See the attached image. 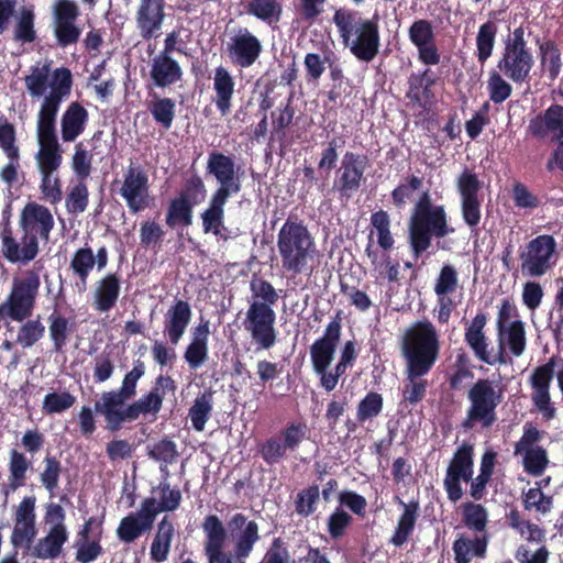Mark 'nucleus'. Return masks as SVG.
I'll list each match as a JSON object with an SVG mask.
<instances>
[{
    "label": "nucleus",
    "mask_w": 563,
    "mask_h": 563,
    "mask_svg": "<svg viewBox=\"0 0 563 563\" xmlns=\"http://www.w3.org/2000/svg\"><path fill=\"white\" fill-rule=\"evenodd\" d=\"M440 336L429 320H419L407 328L400 342L405 360V379L401 388V402L416 406L426 397L428 375L440 356Z\"/></svg>",
    "instance_id": "nucleus-1"
},
{
    "label": "nucleus",
    "mask_w": 563,
    "mask_h": 563,
    "mask_svg": "<svg viewBox=\"0 0 563 563\" xmlns=\"http://www.w3.org/2000/svg\"><path fill=\"white\" fill-rule=\"evenodd\" d=\"M19 227L22 235L19 240L12 227L7 222L1 229V255L12 264L25 265L38 255V238L48 241L54 228V218L49 209L37 202H27L21 210Z\"/></svg>",
    "instance_id": "nucleus-2"
},
{
    "label": "nucleus",
    "mask_w": 563,
    "mask_h": 563,
    "mask_svg": "<svg viewBox=\"0 0 563 563\" xmlns=\"http://www.w3.org/2000/svg\"><path fill=\"white\" fill-rule=\"evenodd\" d=\"M251 297L243 320V328L250 334L257 351H268L277 343L276 312L274 306L278 294L266 279L253 278L250 283Z\"/></svg>",
    "instance_id": "nucleus-3"
},
{
    "label": "nucleus",
    "mask_w": 563,
    "mask_h": 563,
    "mask_svg": "<svg viewBox=\"0 0 563 563\" xmlns=\"http://www.w3.org/2000/svg\"><path fill=\"white\" fill-rule=\"evenodd\" d=\"M282 268L292 276L306 272L317 253L314 238L302 220L289 216L277 233Z\"/></svg>",
    "instance_id": "nucleus-4"
},
{
    "label": "nucleus",
    "mask_w": 563,
    "mask_h": 563,
    "mask_svg": "<svg viewBox=\"0 0 563 563\" xmlns=\"http://www.w3.org/2000/svg\"><path fill=\"white\" fill-rule=\"evenodd\" d=\"M333 23L344 45L362 62L369 63L380 47L379 25L377 19H363L358 12L339 9L333 14Z\"/></svg>",
    "instance_id": "nucleus-5"
},
{
    "label": "nucleus",
    "mask_w": 563,
    "mask_h": 563,
    "mask_svg": "<svg viewBox=\"0 0 563 563\" xmlns=\"http://www.w3.org/2000/svg\"><path fill=\"white\" fill-rule=\"evenodd\" d=\"M340 311L328 323L323 334L318 338L310 346V360L313 372L320 379L321 387L330 393L336 387L340 377L346 374V369L352 365L341 361L335 364L333 369H329L334 360L336 347L340 343L342 333V323Z\"/></svg>",
    "instance_id": "nucleus-6"
},
{
    "label": "nucleus",
    "mask_w": 563,
    "mask_h": 563,
    "mask_svg": "<svg viewBox=\"0 0 563 563\" xmlns=\"http://www.w3.org/2000/svg\"><path fill=\"white\" fill-rule=\"evenodd\" d=\"M464 527L475 533L473 539L460 536L453 542L454 563H470L472 556L484 558L489 541L487 530L488 512L479 504L465 503L461 506Z\"/></svg>",
    "instance_id": "nucleus-7"
},
{
    "label": "nucleus",
    "mask_w": 563,
    "mask_h": 563,
    "mask_svg": "<svg viewBox=\"0 0 563 563\" xmlns=\"http://www.w3.org/2000/svg\"><path fill=\"white\" fill-rule=\"evenodd\" d=\"M504 398L503 389L494 380L478 378L467 391L470 406L461 426L464 430H471L479 424L482 428H490L497 420V407Z\"/></svg>",
    "instance_id": "nucleus-8"
},
{
    "label": "nucleus",
    "mask_w": 563,
    "mask_h": 563,
    "mask_svg": "<svg viewBox=\"0 0 563 563\" xmlns=\"http://www.w3.org/2000/svg\"><path fill=\"white\" fill-rule=\"evenodd\" d=\"M450 225L445 208L431 212L410 216L408 222V243L415 258L429 250L433 239H443L454 233Z\"/></svg>",
    "instance_id": "nucleus-9"
},
{
    "label": "nucleus",
    "mask_w": 563,
    "mask_h": 563,
    "mask_svg": "<svg viewBox=\"0 0 563 563\" xmlns=\"http://www.w3.org/2000/svg\"><path fill=\"white\" fill-rule=\"evenodd\" d=\"M41 286L40 274L35 269H27L22 278H14L11 291L0 305V319L24 321L34 311L36 297Z\"/></svg>",
    "instance_id": "nucleus-10"
},
{
    "label": "nucleus",
    "mask_w": 563,
    "mask_h": 563,
    "mask_svg": "<svg viewBox=\"0 0 563 563\" xmlns=\"http://www.w3.org/2000/svg\"><path fill=\"white\" fill-rule=\"evenodd\" d=\"M558 244L550 234H541L521 245L518 251L523 276L539 278L549 273L558 262Z\"/></svg>",
    "instance_id": "nucleus-11"
},
{
    "label": "nucleus",
    "mask_w": 563,
    "mask_h": 563,
    "mask_svg": "<svg viewBox=\"0 0 563 563\" xmlns=\"http://www.w3.org/2000/svg\"><path fill=\"white\" fill-rule=\"evenodd\" d=\"M367 156L354 152H345L341 165L335 172L332 190L338 195L339 200L349 201L360 191L365 183V170Z\"/></svg>",
    "instance_id": "nucleus-12"
},
{
    "label": "nucleus",
    "mask_w": 563,
    "mask_h": 563,
    "mask_svg": "<svg viewBox=\"0 0 563 563\" xmlns=\"http://www.w3.org/2000/svg\"><path fill=\"white\" fill-rule=\"evenodd\" d=\"M308 428L305 422H290L278 434L267 438L258 445V454L268 465L279 463L287 451H296L306 438Z\"/></svg>",
    "instance_id": "nucleus-13"
},
{
    "label": "nucleus",
    "mask_w": 563,
    "mask_h": 563,
    "mask_svg": "<svg viewBox=\"0 0 563 563\" xmlns=\"http://www.w3.org/2000/svg\"><path fill=\"white\" fill-rule=\"evenodd\" d=\"M438 76L430 68L412 71L407 79L405 98L411 109H418L419 113H428L437 101L433 87Z\"/></svg>",
    "instance_id": "nucleus-14"
},
{
    "label": "nucleus",
    "mask_w": 563,
    "mask_h": 563,
    "mask_svg": "<svg viewBox=\"0 0 563 563\" xmlns=\"http://www.w3.org/2000/svg\"><path fill=\"white\" fill-rule=\"evenodd\" d=\"M225 52L231 63L241 69L252 67L263 53L261 40L246 27H240L230 36Z\"/></svg>",
    "instance_id": "nucleus-15"
},
{
    "label": "nucleus",
    "mask_w": 563,
    "mask_h": 563,
    "mask_svg": "<svg viewBox=\"0 0 563 563\" xmlns=\"http://www.w3.org/2000/svg\"><path fill=\"white\" fill-rule=\"evenodd\" d=\"M534 65L531 48L511 47L504 45L501 56L497 62L498 70L510 81L521 85L530 80Z\"/></svg>",
    "instance_id": "nucleus-16"
},
{
    "label": "nucleus",
    "mask_w": 563,
    "mask_h": 563,
    "mask_svg": "<svg viewBox=\"0 0 563 563\" xmlns=\"http://www.w3.org/2000/svg\"><path fill=\"white\" fill-rule=\"evenodd\" d=\"M555 365V357H550L545 364L539 365L533 369L529 379L532 388L531 399L533 406L545 420L553 419L556 412L550 396V386L554 377Z\"/></svg>",
    "instance_id": "nucleus-17"
},
{
    "label": "nucleus",
    "mask_w": 563,
    "mask_h": 563,
    "mask_svg": "<svg viewBox=\"0 0 563 563\" xmlns=\"http://www.w3.org/2000/svg\"><path fill=\"white\" fill-rule=\"evenodd\" d=\"M131 213H139L150 206L148 176L142 167L130 165L119 190Z\"/></svg>",
    "instance_id": "nucleus-18"
},
{
    "label": "nucleus",
    "mask_w": 563,
    "mask_h": 563,
    "mask_svg": "<svg viewBox=\"0 0 563 563\" xmlns=\"http://www.w3.org/2000/svg\"><path fill=\"white\" fill-rule=\"evenodd\" d=\"M80 12L73 0H58L54 5V34L60 47L79 41L81 30L75 24Z\"/></svg>",
    "instance_id": "nucleus-19"
},
{
    "label": "nucleus",
    "mask_w": 563,
    "mask_h": 563,
    "mask_svg": "<svg viewBox=\"0 0 563 563\" xmlns=\"http://www.w3.org/2000/svg\"><path fill=\"white\" fill-rule=\"evenodd\" d=\"M408 36L418 51V59L426 66L438 65L441 54L435 43V34L432 22L419 19L412 22L408 30Z\"/></svg>",
    "instance_id": "nucleus-20"
},
{
    "label": "nucleus",
    "mask_w": 563,
    "mask_h": 563,
    "mask_svg": "<svg viewBox=\"0 0 563 563\" xmlns=\"http://www.w3.org/2000/svg\"><path fill=\"white\" fill-rule=\"evenodd\" d=\"M129 400L115 390L102 391L100 398L95 402V411L101 415L106 421V429L117 432L122 429L125 422L132 421L129 415Z\"/></svg>",
    "instance_id": "nucleus-21"
},
{
    "label": "nucleus",
    "mask_w": 563,
    "mask_h": 563,
    "mask_svg": "<svg viewBox=\"0 0 563 563\" xmlns=\"http://www.w3.org/2000/svg\"><path fill=\"white\" fill-rule=\"evenodd\" d=\"M474 449L471 444L463 443L455 451L446 470L444 487L446 493H463L461 482L468 483L473 478Z\"/></svg>",
    "instance_id": "nucleus-22"
},
{
    "label": "nucleus",
    "mask_w": 563,
    "mask_h": 563,
    "mask_svg": "<svg viewBox=\"0 0 563 563\" xmlns=\"http://www.w3.org/2000/svg\"><path fill=\"white\" fill-rule=\"evenodd\" d=\"M528 132L539 140L563 141V106L551 104L529 121Z\"/></svg>",
    "instance_id": "nucleus-23"
},
{
    "label": "nucleus",
    "mask_w": 563,
    "mask_h": 563,
    "mask_svg": "<svg viewBox=\"0 0 563 563\" xmlns=\"http://www.w3.org/2000/svg\"><path fill=\"white\" fill-rule=\"evenodd\" d=\"M165 19L164 0H140L135 14L136 26L143 40H151L162 29Z\"/></svg>",
    "instance_id": "nucleus-24"
},
{
    "label": "nucleus",
    "mask_w": 563,
    "mask_h": 563,
    "mask_svg": "<svg viewBox=\"0 0 563 563\" xmlns=\"http://www.w3.org/2000/svg\"><path fill=\"white\" fill-rule=\"evenodd\" d=\"M191 307L188 301L176 299L164 314L163 333L172 345H177L184 336L190 320Z\"/></svg>",
    "instance_id": "nucleus-25"
},
{
    "label": "nucleus",
    "mask_w": 563,
    "mask_h": 563,
    "mask_svg": "<svg viewBox=\"0 0 563 563\" xmlns=\"http://www.w3.org/2000/svg\"><path fill=\"white\" fill-rule=\"evenodd\" d=\"M202 527L207 534L205 552L208 563H233L231 554L223 551L225 530L221 520L216 515H209Z\"/></svg>",
    "instance_id": "nucleus-26"
},
{
    "label": "nucleus",
    "mask_w": 563,
    "mask_h": 563,
    "mask_svg": "<svg viewBox=\"0 0 563 563\" xmlns=\"http://www.w3.org/2000/svg\"><path fill=\"white\" fill-rule=\"evenodd\" d=\"M150 505L142 503L137 512L129 514L120 521L117 534L121 541L131 543L152 528L155 512L148 509Z\"/></svg>",
    "instance_id": "nucleus-27"
},
{
    "label": "nucleus",
    "mask_w": 563,
    "mask_h": 563,
    "mask_svg": "<svg viewBox=\"0 0 563 563\" xmlns=\"http://www.w3.org/2000/svg\"><path fill=\"white\" fill-rule=\"evenodd\" d=\"M210 321L201 320L191 330V341L185 350L184 358L191 369L200 367L208 358Z\"/></svg>",
    "instance_id": "nucleus-28"
},
{
    "label": "nucleus",
    "mask_w": 563,
    "mask_h": 563,
    "mask_svg": "<svg viewBox=\"0 0 563 563\" xmlns=\"http://www.w3.org/2000/svg\"><path fill=\"white\" fill-rule=\"evenodd\" d=\"M121 292V280L117 273H108L97 284L93 290L92 307L98 312H108L118 302Z\"/></svg>",
    "instance_id": "nucleus-29"
},
{
    "label": "nucleus",
    "mask_w": 563,
    "mask_h": 563,
    "mask_svg": "<svg viewBox=\"0 0 563 563\" xmlns=\"http://www.w3.org/2000/svg\"><path fill=\"white\" fill-rule=\"evenodd\" d=\"M234 87L235 81L230 71L223 66L217 67L213 76L214 96L212 101L222 117H227L231 112Z\"/></svg>",
    "instance_id": "nucleus-30"
},
{
    "label": "nucleus",
    "mask_w": 563,
    "mask_h": 563,
    "mask_svg": "<svg viewBox=\"0 0 563 563\" xmlns=\"http://www.w3.org/2000/svg\"><path fill=\"white\" fill-rule=\"evenodd\" d=\"M88 110L78 101L68 104L60 119V134L64 142H74L81 135L88 123Z\"/></svg>",
    "instance_id": "nucleus-31"
},
{
    "label": "nucleus",
    "mask_w": 563,
    "mask_h": 563,
    "mask_svg": "<svg viewBox=\"0 0 563 563\" xmlns=\"http://www.w3.org/2000/svg\"><path fill=\"white\" fill-rule=\"evenodd\" d=\"M68 540V533L64 523L54 525L48 533L40 539L33 547L32 555L36 559H57L62 554L63 545Z\"/></svg>",
    "instance_id": "nucleus-32"
},
{
    "label": "nucleus",
    "mask_w": 563,
    "mask_h": 563,
    "mask_svg": "<svg viewBox=\"0 0 563 563\" xmlns=\"http://www.w3.org/2000/svg\"><path fill=\"white\" fill-rule=\"evenodd\" d=\"M150 75L156 87L165 88L179 81L183 70L172 56L158 54L152 60Z\"/></svg>",
    "instance_id": "nucleus-33"
},
{
    "label": "nucleus",
    "mask_w": 563,
    "mask_h": 563,
    "mask_svg": "<svg viewBox=\"0 0 563 563\" xmlns=\"http://www.w3.org/2000/svg\"><path fill=\"white\" fill-rule=\"evenodd\" d=\"M396 501L404 507L396 530L390 538V543L395 547H402L412 534L417 519L419 517V500L412 499L409 503L402 501L398 495H395Z\"/></svg>",
    "instance_id": "nucleus-34"
},
{
    "label": "nucleus",
    "mask_w": 563,
    "mask_h": 563,
    "mask_svg": "<svg viewBox=\"0 0 563 563\" xmlns=\"http://www.w3.org/2000/svg\"><path fill=\"white\" fill-rule=\"evenodd\" d=\"M231 155H225L219 151L209 153L206 170L212 175L218 183L241 180L239 170Z\"/></svg>",
    "instance_id": "nucleus-35"
},
{
    "label": "nucleus",
    "mask_w": 563,
    "mask_h": 563,
    "mask_svg": "<svg viewBox=\"0 0 563 563\" xmlns=\"http://www.w3.org/2000/svg\"><path fill=\"white\" fill-rule=\"evenodd\" d=\"M62 102L44 98L37 115V141L58 140L56 135V117Z\"/></svg>",
    "instance_id": "nucleus-36"
},
{
    "label": "nucleus",
    "mask_w": 563,
    "mask_h": 563,
    "mask_svg": "<svg viewBox=\"0 0 563 563\" xmlns=\"http://www.w3.org/2000/svg\"><path fill=\"white\" fill-rule=\"evenodd\" d=\"M40 150L36 154V161L41 174H53L63 162V150L58 140L38 141Z\"/></svg>",
    "instance_id": "nucleus-37"
},
{
    "label": "nucleus",
    "mask_w": 563,
    "mask_h": 563,
    "mask_svg": "<svg viewBox=\"0 0 563 563\" xmlns=\"http://www.w3.org/2000/svg\"><path fill=\"white\" fill-rule=\"evenodd\" d=\"M195 207L186 198L176 196L168 203L165 218L166 225L170 229L178 225L184 228L191 225Z\"/></svg>",
    "instance_id": "nucleus-38"
},
{
    "label": "nucleus",
    "mask_w": 563,
    "mask_h": 563,
    "mask_svg": "<svg viewBox=\"0 0 563 563\" xmlns=\"http://www.w3.org/2000/svg\"><path fill=\"white\" fill-rule=\"evenodd\" d=\"M213 390L206 389L198 395L194 400L192 406L189 408L188 416L191 421L192 428L201 432L205 430L207 421L210 419L213 408Z\"/></svg>",
    "instance_id": "nucleus-39"
},
{
    "label": "nucleus",
    "mask_w": 563,
    "mask_h": 563,
    "mask_svg": "<svg viewBox=\"0 0 563 563\" xmlns=\"http://www.w3.org/2000/svg\"><path fill=\"white\" fill-rule=\"evenodd\" d=\"M498 27L494 21L483 23L476 34V57L481 66H484L494 52Z\"/></svg>",
    "instance_id": "nucleus-40"
},
{
    "label": "nucleus",
    "mask_w": 563,
    "mask_h": 563,
    "mask_svg": "<svg viewBox=\"0 0 563 563\" xmlns=\"http://www.w3.org/2000/svg\"><path fill=\"white\" fill-rule=\"evenodd\" d=\"M174 526L164 517L157 526V532L151 545V559L157 563L164 562L169 553L174 537Z\"/></svg>",
    "instance_id": "nucleus-41"
},
{
    "label": "nucleus",
    "mask_w": 563,
    "mask_h": 563,
    "mask_svg": "<svg viewBox=\"0 0 563 563\" xmlns=\"http://www.w3.org/2000/svg\"><path fill=\"white\" fill-rule=\"evenodd\" d=\"M295 109L291 106V97L288 98L285 104H280L275 110L271 111L272 141H284L286 137V131L291 125L295 118Z\"/></svg>",
    "instance_id": "nucleus-42"
},
{
    "label": "nucleus",
    "mask_w": 563,
    "mask_h": 563,
    "mask_svg": "<svg viewBox=\"0 0 563 563\" xmlns=\"http://www.w3.org/2000/svg\"><path fill=\"white\" fill-rule=\"evenodd\" d=\"M45 335V325L37 316L35 319H25L21 321L18 328L16 338L14 343L22 349H30L38 343Z\"/></svg>",
    "instance_id": "nucleus-43"
},
{
    "label": "nucleus",
    "mask_w": 563,
    "mask_h": 563,
    "mask_svg": "<svg viewBox=\"0 0 563 563\" xmlns=\"http://www.w3.org/2000/svg\"><path fill=\"white\" fill-rule=\"evenodd\" d=\"M540 64L550 80H555L562 68L561 51L554 41L548 40L540 45Z\"/></svg>",
    "instance_id": "nucleus-44"
},
{
    "label": "nucleus",
    "mask_w": 563,
    "mask_h": 563,
    "mask_svg": "<svg viewBox=\"0 0 563 563\" xmlns=\"http://www.w3.org/2000/svg\"><path fill=\"white\" fill-rule=\"evenodd\" d=\"M246 12L272 25L280 20L283 7L277 0H251L246 5Z\"/></svg>",
    "instance_id": "nucleus-45"
},
{
    "label": "nucleus",
    "mask_w": 563,
    "mask_h": 563,
    "mask_svg": "<svg viewBox=\"0 0 563 563\" xmlns=\"http://www.w3.org/2000/svg\"><path fill=\"white\" fill-rule=\"evenodd\" d=\"M487 323L485 313H477L472 322L465 328L464 339L467 345L472 349L474 354H484V345H488L487 336L484 333V328Z\"/></svg>",
    "instance_id": "nucleus-46"
},
{
    "label": "nucleus",
    "mask_w": 563,
    "mask_h": 563,
    "mask_svg": "<svg viewBox=\"0 0 563 563\" xmlns=\"http://www.w3.org/2000/svg\"><path fill=\"white\" fill-rule=\"evenodd\" d=\"M154 121L164 130H169L176 115V102L172 98H156L147 103Z\"/></svg>",
    "instance_id": "nucleus-47"
},
{
    "label": "nucleus",
    "mask_w": 563,
    "mask_h": 563,
    "mask_svg": "<svg viewBox=\"0 0 563 563\" xmlns=\"http://www.w3.org/2000/svg\"><path fill=\"white\" fill-rule=\"evenodd\" d=\"M95 267V254L91 247L84 246L78 249L70 261V268L79 278L81 289L85 290L88 277Z\"/></svg>",
    "instance_id": "nucleus-48"
},
{
    "label": "nucleus",
    "mask_w": 563,
    "mask_h": 563,
    "mask_svg": "<svg viewBox=\"0 0 563 563\" xmlns=\"http://www.w3.org/2000/svg\"><path fill=\"white\" fill-rule=\"evenodd\" d=\"M31 467V462L24 453L15 449L10 451L9 460V486L15 490L25 485L26 472Z\"/></svg>",
    "instance_id": "nucleus-49"
},
{
    "label": "nucleus",
    "mask_w": 563,
    "mask_h": 563,
    "mask_svg": "<svg viewBox=\"0 0 563 563\" xmlns=\"http://www.w3.org/2000/svg\"><path fill=\"white\" fill-rule=\"evenodd\" d=\"M48 332L55 352H62L67 344L70 332L66 317L54 311L48 316Z\"/></svg>",
    "instance_id": "nucleus-50"
},
{
    "label": "nucleus",
    "mask_w": 563,
    "mask_h": 563,
    "mask_svg": "<svg viewBox=\"0 0 563 563\" xmlns=\"http://www.w3.org/2000/svg\"><path fill=\"white\" fill-rule=\"evenodd\" d=\"M390 217L387 211L380 209L371 214V224L377 232V244L384 250L393 249L395 239L390 230Z\"/></svg>",
    "instance_id": "nucleus-51"
},
{
    "label": "nucleus",
    "mask_w": 563,
    "mask_h": 563,
    "mask_svg": "<svg viewBox=\"0 0 563 563\" xmlns=\"http://www.w3.org/2000/svg\"><path fill=\"white\" fill-rule=\"evenodd\" d=\"M163 401V394L153 393L151 390L140 399L129 404L128 412L131 415L132 421H135L141 415L158 413L162 409Z\"/></svg>",
    "instance_id": "nucleus-52"
},
{
    "label": "nucleus",
    "mask_w": 563,
    "mask_h": 563,
    "mask_svg": "<svg viewBox=\"0 0 563 563\" xmlns=\"http://www.w3.org/2000/svg\"><path fill=\"white\" fill-rule=\"evenodd\" d=\"M496 462L497 453L493 449H487L481 459L479 474L472 481L468 493H483L492 478Z\"/></svg>",
    "instance_id": "nucleus-53"
},
{
    "label": "nucleus",
    "mask_w": 563,
    "mask_h": 563,
    "mask_svg": "<svg viewBox=\"0 0 563 563\" xmlns=\"http://www.w3.org/2000/svg\"><path fill=\"white\" fill-rule=\"evenodd\" d=\"M489 100L495 104L503 103L512 93V86L499 70H492L487 80Z\"/></svg>",
    "instance_id": "nucleus-54"
},
{
    "label": "nucleus",
    "mask_w": 563,
    "mask_h": 563,
    "mask_svg": "<svg viewBox=\"0 0 563 563\" xmlns=\"http://www.w3.org/2000/svg\"><path fill=\"white\" fill-rule=\"evenodd\" d=\"M35 14L32 8L22 7L14 27V40L22 43H32L36 40L34 29Z\"/></svg>",
    "instance_id": "nucleus-55"
},
{
    "label": "nucleus",
    "mask_w": 563,
    "mask_h": 563,
    "mask_svg": "<svg viewBox=\"0 0 563 563\" xmlns=\"http://www.w3.org/2000/svg\"><path fill=\"white\" fill-rule=\"evenodd\" d=\"M73 86L71 71L66 67L56 68L52 76V90L45 98L62 102L70 93Z\"/></svg>",
    "instance_id": "nucleus-56"
},
{
    "label": "nucleus",
    "mask_w": 563,
    "mask_h": 563,
    "mask_svg": "<svg viewBox=\"0 0 563 563\" xmlns=\"http://www.w3.org/2000/svg\"><path fill=\"white\" fill-rule=\"evenodd\" d=\"M459 287V273L452 264H444L434 283L435 296L450 297Z\"/></svg>",
    "instance_id": "nucleus-57"
},
{
    "label": "nucleus",
    "mask_w": 563,
    "mask_h": 563,
    "mask_svg": "<svg viewBox=\"0 0 563 563\" xmlns=\"http://www.w3.org/2000/svg\"><path fill=\"white\" fill-rule=\"evenodd\" d=\"M384 406L383 396L376 391H369L357 405L356 419L360 423H364L380 415Z\"/></svg>",
    "instance_id": "nucleus-58"
},
{
    "label": "nucleus",
    "mask_w": 563,
    "mask_h": 563,
    "mask_svg": "<svg viewBox=\"0 0 563 563\" xmlns=\"http://www.w3.org/2000/svg\"><path fill=\"white\" fill-rule=\"evenodd\" d=\"M16 134L15 128L12 123L8 122L3 117L0 118V147L9 158V161L20 159V150L15 144Z\"/></svg>",
    "instance_id": "nucleus-59"
},
{
    "label": "nucleus",
    "mask_w": 563,
    "mask_h": 563,
    "mask_svg": "<svg viewBox=\"0 0 563 563\" xmlns=\"http://www.w3.org/2000/svg\"><path fill=\"white\" fill-rule=\"evenodd\" d=\"M145 375V363L141 360H136L133 363V367L129 371L122 380L120 388L114 389L121 396L131 400L136 395V387L139 380Z\"/></svg>",
    "instance_id": "nucleus-60"
},
{
    "label": "nucleus",
    "mask_w": 563,
    "mask_h": 563,
    "mask_svg": "<svg viewBox=\"0 0 563 563\" xmlns=\"http://www.w3.org/2000/svg\"><path fill=\"white\" fill-rule=\"evenodd\" d=\"M207 195L206 185L201 176L197 173L191 174L185 179L184 186L178 194V197H184L190 203L197 206L201 203Z\"/></svg>",
    "instance_id": "nucleus-61"
},
{
    "label": "nucleus",
    "mask_w": 563,
    "mask_h": 563,
    "mask_svg": "<svg viewBox=\"0 0 563 563\" xmlns=\"http://www.w3.org/2000/svg\"><path fill=\"white\" fill-rule=\"evenodd\" d=\"M76 402V397L69 391L49 393L43 399L42 409L46 415L60 413Z\"/></svg>",
    "instance_id": "nucleus-62"
},
{
    "label": "nucleus",
    "mask_w": 563,
    "mask_h": 563,
    "mask_svg": "<svg viewBox=\"0 0 563 563\" xmlns=\"http://www.w3.org/2000/svg\"><path fill=\"white\" fill-rule=\"evenodd\" d=\"M89 202V191L85 180H79L69 191L66 198V209L71 214L82 213Z\"/></svg>",
    "instance_id": "nucleus-63"
},
{
    "label": "nucleus",
    "mask_w": 563,
    "mask_h": 563,
    "mask_svg": "<svg viewBox=\"0 0 563 563\" xmlns=\"http://www.w3.org/2000/svg\"><path fill=\"white\" fill-rule=\"evenodd\" d=\"M178 451L176 443L167 438L155 442L148 451V456L165 465L173 464L178 459Z\"/></svg>",
    "instance_id": "nucleus-64"
}]
</instances>
